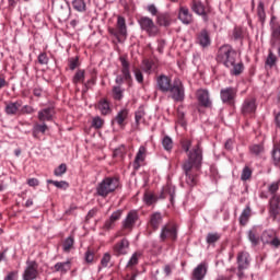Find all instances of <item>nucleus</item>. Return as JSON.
Wrapping results in <instances>:
<instances>
[{"label": "nucleus", "mask_w": 280, "mask_h": 280, "mask_svg": "<svg viewBox=\"0 0 280 280\" xmlns=\"http://www.w3.org/2000/svg\"><path fill=\"white\" fill-rule=\"evenodd\" d=\"M183 150L188 152L187 160L183 163L182 170L185 174V183L188 187H196L198 185V177L202 168V144H197L191 148V141L187 140L183 144Z\"/></svg>", "instance_id": "f257e3e1"}, {"label": "nucleus", "mask_w": 280, "mask_h": 280, "mask_svg": "<svg viewBox=\"0 0 280 280\" xmlns=\"http://www.w3.org/2000/svg\"><path fill=\"white\" fill-rule=\"evenodd\" d=\"M215 60L224 65L228 69H231L235 60H237V51H235L231 45H223L219 48Z\"/></svg>", "instance_id": "f03ea898"}, {"label": "nucleus", "mask_w": 280, "mask_h": 280, "mask_svg": "<svg viewBox=\"0 0 280 280\" xmlns=\"http://www.w3.org/2000/svg\"><path fill=\"white\" fill-rule=\"evenodd\" d=\"M119 187V179L116 177H105L98 185L96 186V194L101 196V198H108V195L114 194Z\"/></svg>", "instance_id": "7ed1b4c3"}, {"label": "nucleus", "mask_w": 280, "mask_h": 280, "mask_svg": "<svg viewBox=\"0 0 280 280\" xmlns=\"http://www.w3.org/2000/svg\"><path fill=\"white\" fill-rule=\"evenodd\" d=\"M237 264V277L238 279H244V270H248L250 266V254L246 250L237 253L236 256Z\"/></svg>", "instance_id": "20e7f679"}, {"label": "nucleus", "mask_w": 280, "mask_h": 280, "mask_svg": "<svg viewBox=\"0 0 280 280\" xmlns=\"http://www.w3.org/2000/svg\"><path fill=\"white\" fill-rule=\"evenodd\" d=\"M170 97L175 102H185V85L180 79H175L168 90Z\"/></svg>", "instance_id": "39448f33"}, {"label": "nucleus", "mask_w": 280, "mask_h": 280, "mask_svg": "<svg viewBox=\"0 0 280 280\" xmlns=\"http://www.w3.org/2000/svg\"><path fill=\"white\" fill-rule=\"evenodd\" d=\"M161 242H166V240H171V242H176L178 240V226L174 223H166L162 226L160 233Z\"/></svg>", "instance_id": "423d86ee"}, {"label": "nucleus", "mask_w": 280, "mask_h": 280, "mask_svg": "<svg viewBox=\"0 0 280 280\" xmlns=\"http://www.w3.org/2000/svg\"><path fill=\"white\" fill-rule=\"evenodd\" d=\"M260 242L271 246L272 248H279L280 246V237L275 230H265L261 233Z\"/></svg>", "instance_id": "0eeeda50"}, {"label": "nucleus", "mask_w": 280, "mask_h": 280, "mask_svg": "<svg viewBox=\"0 0 280 280\" xmlns=\"http://www.w3.org/2000/svg\"><path fill=\"white\" fill-rule=\"evenodd\" d=\"M220 97L223 104L228 106H235V100H237V89L233 86L221 89Z\"/></svg>", "instance_id": "6e6552de"}, {"label": "nucleus", "mask_w": 280, "mask_h": 280, "mask_svg": "<svg viewBox=\"0 0 280 280\" xmlns=\"http://www.w3.org/2000/svg\"><path fill=\"white\" fill-rule=\"evenodd\" d=\"M121 62V73L122 75H118L116 78V84H124L125 82H132V74H130V62L124 57H120Z\"/></svg>", "instance_id": "1a4fd4ad"}, {"label": "nucleus", "mask_w": 280, "mask_h": 280, "mask_svg": "<svg viewBox=\"0 0 280 280\" xmlns=\"http://www.w3.org/2000/svg\"><path fill=\"white\" fill-rule=\"evenodd\" d=\"M269 217L275 221L279 218L280 213V195L271 196L268 202Z\"/></svg>", "instance_id": "9d476101"}, {"label": "nucleus", "mask_w": 280, "mask_h": 280, "mask_svg": "<svg viewBox=\"0 0 280 280\" xmlns=\"http://www.w3.org/2000/svg\"><path fill=\"white\" fill-rule=\"evenodd\" d=\"M137 222H139V212H137V210H131L121 222V226L124 231H132Z\"/></svg>", "instance_id": "9b49d317"}, {"label": "nucleus", "mask_w": 280, "mask_h": 280, "mask_svg": "<svg viewBox=\"0 0 280 280\" xmlns=\"http://www.w3.org/2000/svg\"><path fill=\"white\" fill-rule=\"evenodd\" d=\"M38 277V262L36 260L26 261V268L23 272L24 280H34Z\"/></svg>", "instance_id": "f8f14e48"}, {"label": "nucleus", "mask_w": 280, "mask_h": 280, "mask_svg": "<svg viewBox=\"0 0 280 280\" xmlns=\"http://www.w3.org/2000/svg\"><path fill=\"white\" fill-rule=\"evenodd\" d=\"M257 110V98L249 96L244 100L242 107H241V113L242 115H253Z\"/></svg>", "instance_id": "ddd939ff"}, {"label": "nucleus", "mask_w": 280, "mask_h": 280, "mask_svg": "<svg viewBox=\"0 0 280 280\" xmlns=\"http://www.w3.org/2000/svg\"><path fill=\"white\" fill-rule=\"evenodd\" d=\"M138 23L141 27V30H144L148 34H156L159 32V28L154 24V21L148 16H141L138 20Z\"/></svg>", "instance_id": "4468645a"}, {"label": "nucleus", "mask_w": 280, "mask_h": 280, "mask_svg": "<svg viewBox=\"0 0 280 280\" xmlns=\"http://www.w3.org/2000/svg\"><path fill=\"white\" fill-rule=\"evenodd\" d=\"M173 84L172 79L165 74H161L156 78L158 91H161V93H170V89Z\"/></svg>", "instance_id": "2eb2a0df"}, {"label": "nucleus", "mask_w": 280, "mask_h": 280, "mask_svg": "<svg viewBox=\"0 0 280 280\" xmlns=\"http://www.w3.org/2000/svg\"><path fill=\"white\" fill-rule=\"evenodd\" d=\"M197 100L203 108H211L212 102L211 96L209 95V90L199 89L196 92Z\"/></svg>", "instance_id": "dca6fc26"}, {"label": "nucleus", "mask_w": 280, "mask_h": 280, "mask_svg": "<svg viewBox=\"0 0 280 280\" xmlns=\"http://www.w3.org/2000/svg\"><path fill=\"white\" fill-rule=\"evenodd\" d=\"M128 117H130V109L122 108L116 114L112 122L117 124V126L124 129L126 128V124H128Z\"/></svg>", "instance_id": "f3484780"}, {"label": "nucleus", "mask_w": 280, "mask_h": 280, "mask_svg": "<svg viewBox=\"0 0 280 280\" xmlns=\"http://www.w3.org/2000/svg\"><path fill=\"white\" fill-rule=\"evenodd\" d=\"M122 213L124 211L121 210H116L115 212H113L109 219L104 222L103 231H113V229H115L116 222H118V220H121Z\"/></svg>", "instance_id": "a211bd4d"}, {"label": "nucleus", "mask_w": 280, "mask_h": 280, "mask_svg": "<svg viewBox=\"0 0 280 280\" xmlns=\"http://www.w3.org/2000/svg\"><path fill=\"white\" fill-rule=\"evenodd\" d=\"M141 69L148 75L156 73L159 69V59H143Z\"/></svg>", "instance_id": "6ab92c4d"}, {"label": "nucleus", "mask_w": 280, "mask_h": 280, "mask_svg": "<svg viewBox=\"0 0 280 280\" xmlns=\"http://www.w3.org/2000/svg\"><path fill=\"white\" fill-rule=\"evenodd\" d=\"M128 248H130V242L128 238H122L114 245L113 250L116 257H119L121 255H128Z\"/></svg>", "instance_id": "aec40b11"}, {"label": "nucleus", "mask_w": 280, "mask_h": 280, "mask_svg": "<svg viewBox=\"0 0 280 280\" xmlns=\"http://www.w3.org/2000/svg\"><path fill=\"white\" fill-rule=\"evenodd\" d=\"M178 19L184 25H191V23H194V15L189 12L187 7L179 8Z\"/></svg>", "instance_id": "412c9836"}, {"label": "nucleus", "mask_w": 280, "mask_h": 280, "mask_svg": "<svg viewBox=\"0 0 280 280\" xmlns=\"http://www.w3.org/2000/svg\"><path fill=\"white\" fill-rule=\"evenodd\" d=\"M54 115H56V109H54V107H46L38 112L37 118L43 122L52 121Z\"/></svg>", "instance_id": "4be33fe9"}, {"label": "nucleus", "mask_w": 280, "mask_h": 280, "mask_svg": "<svg viewBox=\"0 0 280 280\" xmlns=\"http://www.w3.org/2000/svg\"><path fill=\"white\" fill-rule=\"evenodd\" d=\"M161 224H163V214L161 212H153L149 219L150 229L159 231Z\"/></svg>", "instance_id": "5701e85b"}, {"label": "nucleus", "mask_w": 280, "mask_h": 280, "mask_svg": "<svg viewBox=\"0 0 280 280\" xmlns=\"http://www.w3.org/2000/svg\"><path fill=\"white\" fill-rule=\"evenodd\" d=\"M247 237L252 246H259L261 236L259 235V226H254L247 232Z\"/></svg>", "instance_id": "b1692460"}, {"label": "nucleus", "mask_w": 280, "mask_h": 280, "mask_svg": "<svg viewBox=\"0 0 280 280\" xmlns=\"http://www.w3.org/2000/svg\"><path fill=\"white\" fill-rule=\"evenodd\" d=\"M148 153V149L145 147L141 145L136 154L135 161H133V170H139L141 167V164L143 161H145V154Z\"/></svg>", "instance_id": "393cba45"}, {"label": "nucleus", "mask_w": 280, "mask_h": 280, "mask_svg": "<svg viewBox=\"0 0 280 280\" xmlns=\"http://www.w3.org/2000/svg\"><path fill=\"white\" fill-rule=\"evenodd\" d=\"M207 277V262L199 264L192 271V280H203Z\"/></svg>", "instance_id": "a878e982"}, {"label": "nucleus", "mask_w": 280, "mask_h": 280, "mask_svg": "<svg viewBox=\"0 0 280 280\" xmlns=\"http://www.w3.org/2000/svg\"><path fill=\"white\" fill-rule=\"evenodd\" d=\"M21 106H23L22 101L5 103L4 113L8 115H18Z\"/></svg>", "instance_id": "bb28decb"}, {"label": "nucleus", "mask_w": 280, "mask_h": 280, "mask_svg": "<svg viewBox=\"0 0 280 280\" xmlns=\"http://www.w3.org/2000/svg\"><path fill=\"white\" fill-rule=\"evenodd\" d=\"M95 108H97L101 113V115H110L112 110L110 109V102H108V100L106 98H102L101 101H98V103L95 105Z\"/></svg>", "instance_id": "cd10ccee"}, {"label": "nucleus", "mask_w": 280, "mask_h": 280, "mask_svg": "<svg viewBox=\"0 0 280 280\" xmlns=\"http://www.w3.org/2000/svg\"><path fill=\"white\" fill-rule=\"evenodd\" d=\"M167 196H170L171 205H174V198L176 196V187L172 185H167L166 187H164L160 195V198L164 200V198H167Z\"/></svg>", "instance_id": "c85d7f7f"}, {"label": "nucleus", "mask_w": 280, "mask_h": 280, "mask_svg": "<svg viewBox=\"0 0 280 280\" xmlns=\"http://www.w3.org/2000/svg\"><path fill=\"white\" fill-rule=\"evenodd\" d=\"M117 34L128 36V26H126V18L118 15L116 24Z\"/></svg>", "instance_id": "c756f323"}, {"label": "nucleus", "mask_w": 280, "mask_h": 280, "mask_svg": "<svg viewBox=\"0 0 280 280\" xmlns=\"http://www.w3.org/2000/svg\"><path fill=\"white\" fill-rule=\"evenodd\" d=\"M54 272H60V275H67L69 270H71V260H67L63 262H57L54 268Z\"/></svg>", "instance_id": "7c9ffc66"}, {"label": "nucleus", "mask_w": 280, "mask_h": 280, "mask_svg": "<svg viewBox=\"0 0 280 280\" xmlns=\"http://www.w3.org/2000/svg\"><path fill=\"white\" fill-rule=\"evenodd\" d=\"M231 75H242L244 73V63L242 61L237 62V59L234 60V63L230 66Z\"/></svg>", "instance_id": "2f4dec72"}, {"label": "nucleus", "mask_w": 280, "mask_h": 280, "mask_svg": "<svg viewBox=\"0 0 280 280\" xmlns=\"http://www.w3.org/2000/svg\"><path fill=\"white\" fill-rule=\"evenodd\" d=\"M156 23L163 27H168V25L172 24V18L170 16V13H159Z\"/></svg>", "instance_id": "473e14b6"}, {"label": "nucleus", "mask_w": 280, "mask_h": 280, "mask_svg": "<svg viewBox=\"0 0 280 280\" xmlns=\"http://www.w3.org/2000/svg\"><path fill=\"white\" fill-rule=\"evenodd\" d=\"M250 215H252L250 206H246L240 215V219H238L240 225L246 226V224H248V220H250Z\"/></svg>", "instance_id": "72a5a7b5"}, {"label": "nucleus", "mask_w": 280, "mask_h": 280, "mask_svg": "<svg viewBox=\"0 0 280 280\" xmlns=\"http://www.w3.org/2000/svg\"><path fill=\"white\" fill-rule=\"evenodd\" d=\"M220 240H222V234L218 232H210L206 236V242L209 246H215Z\"/></svg>", "instance_id": "f704fd0d"}, {"label": "nucleus", "mask_w": 280, "mask_h": 280, "mask_svg": "<svg viewBox=\"0 0 280 280\" xmlns=\"http://www.w3.org/2000/svg\"><path fill=\"white\" fill-rule=\"evenodd\" d=\"M278 60L279 59L277 58V55H275V52H272V50H269L268 56L265 61V68L272 69L277 65Z\"/></svg>", "instance_id": "c9c22d12"}, {"label": "nucleus", "mask_w": 280, "mask_h": 280, "mask_svg": "<svg viewBox=\"0 0 280 280\" xmlns=\"http://www.w3.org/2000/svg\"><path fill=\"white\" fill-rule=\"evenodd\" d=\"M45 135L47 132V124H36L33 127V137L34 139H38V133Z\"/></svg>", "instance_id": "e433bc0d"}, {"label": "nucleus", "mask_w": 280, "mask_h": 280, "mask_svg": "<svg viewBox=\"0 0 280 280\" xmlns=\"http://www.w3.org/2000/svg\"><path fill=\"white\" fill-rule=\"evenodd\" d=\"M249 152H250V154H253V156H261V154H264V152H265L264 144L250 145Z\"/></svg>", "instance_id": "4c0bfd02"}, {"label": "nucleus", "mask_w": 280, "mask_h": 280, "mask_svg": "<svg viewBox=\"0 0 280 280\" xmlns=\"http://www.w3.org/2000/svg\"><path fill=\"white\" fill-rule=\"evenodd\" d=\"M84 78H85V71L84 70H78L72 78L73 84H84Z\"/></svg>", "instance_id": "58836bf2"}, {"label": "nucleus", "mask_w": 280, "mask_h": 280, "mask_svg": "<svg viewBox=\"0 0 280 280\" xmlns=\"http://www.w3.org/2000/svg\"><path fill=\"white\" fill-rule=\"evenodd\" d=\"M73 244H75L73 236L67 237L62 244L63 253H70L73 248Z\"/></svg>", "instance_id": "ea45409f"}, {"label": "nucleus", "mask_w": 280, "mask_h": 280, "mask_svg": "<svg viewBox=\"0 0 280 280\" xmlns=\"http://www.w3.org/2000/svg\"><path fill=\"white\" fill-rule=\"evenodd\" d=\"M162 145L166 152H172V149L174 148V141L170 138V136H165L162 139Z\"/></svg>", "instance_id": "a19ab883"}, {"label": "nucleus", "mask_w": 280, "mask_h": 280, "mask_svg": "<svg viewBox=\"0 0 280 280\" xmlns=\"http://www.w3.org/2000/svg\"><path fill=\"white\" fill-rule=\"evenodd\" d=\"M257 16L261 23L266 21V9L264 8V2L259 1L257 7Z\"/></svg>", "instance_id": "79ce46f5"}, {"label": "nucleus", "mask_w": 280, "mask_h": 280, "mask_svg": "<svg viewBox=\"0 0 280 280\" xmlns=\"http://www.w3.org/2000/svg\"><path fill=\"white\" fill-rule=\"evenodd\" d=\"M92 128H94L95 130H100L102 128H104V119H102V117L100 116H95L92 118Z\"/></svg>", "instance_id": "37998d69"}, {"label": "nucleus", "mask_w": 280, "mask_h": 280, "mask_svg": "<svg viewBox=\"0 0 280 280\" xmlns=\"http://www.w3.org/2000/svg\"><path fill=\"white\" fill-rule=\"evenodd\" d=\"M72 5L77 12H85L86 2L84 0H73Z\"/></svg>", "instance_id": "c03bdc74"}, {"label": "nucleus", "mask_w": 280, "mask_h": 280, "mask_svg": "<svg viewBox=\"0 0 280 280\" xmlns=\"http://www.w3.org/2000/svg\"><path fill=\"white\" fill-rule=\"evenodd\" d=\"M48 185H54L55 187H57V189H68L69 187V183L61 180H54V179H48L47 180Z\"/></svg>", "instance_id": "a18cd8bd"}, {"label": "nucleus", "mask_w": 280, "mask_h": 280, "mask_svg": "<svg viewBox=\"0 0 280 280\" xmlns=\"http://www.w3.org/2000/svg\"><path fill=\"white\" fill-rule=\"evenodd\" d=\"M68 67L71 71H75V69H78V67H80V58L79 57L69 58Z\"/></svg>", "instance_id": "49530a36"}, {"label": "nucleus", "mask_w": 280, "mask_h": 280, "mask_svg": "<svg viewBox=\"0 0 280 280\" xmlns=\"http://www.w3.org/2000/svg\"><path fill=\"white\" fill-rule=\"evenodd\" d=\"M192 11H195L196 14H199L200 16H205V7L201 2H194L191 7Z\"/></svg>", "instance_id": "de8ad7c7"}, {"label": "nucleus", "mask_w": 280, "mask_h": 280, "mask_svg": "<svg viewBox=\"0 0 280 280\" xmlns=\"http://www.w3.org/2000/svg\"><path fill=\"white\" fill-rule=\"evenodd\" d=\"M252 176H253V170H250V167L248 166H245L241 174V180L243 182L250 180Z\"/></svg>", "instance_id": "09e8293b"}, {"label": "nucleus", "mask_w": 280, "mask_h": 280, "mask_svg": "<svg viewBox=\"0 0 280 280\" xmlns=\"http://www.w3.org/2000/svg\"><path fill=\"white\" fill-rule=\"evenodd\" d=\"M113 97L117 102H120V100H124V90H121L120 86H114L113 88Z\"/></svg>", "instance_id": "8fccbe9b"}, {"label": "nucleus", "mask_w": 280, "mask_h": 280, "mask_svg": "<svg viewBox=\"0 0 280 280\" xmlns=\"http://www.w3.org/2000/svg\"><path fill=\"white\" fill-rule=\"evenodd\" d=\"M143 117H145V110L143 108H139L136 113H135V119H136V126L137 128H139L140 124H141V119H143Z\"/></svg>", "instance_id": "3c124183"}, {"label": "nucleus", "mask_w": 280, "mask_h": 280, "mask_svg": "<svg viewBox=\"0 0 280 280\" xmlns=\"http://www.w3.org/2000/svg\"><path fill=\"white\" fill-rule=\"evenodd\" d=\"M197 43L201 47H209L211 45V38L209 36H199L197 37Z\"/></svg>", "instance_id": "603ef678"}, {"label": "nucleus", "mask_w": 280, "mask_h": 280, "mask_svg": "<svg viewBox=\"0 0 280 280\" xmlns=\"http://www.w3.org/2000/svg\"><path fill=\"white\" fill-rule=\"evenodd\" d=\"M156 200H158V198H156V196H154V194H152V192H145V194H144V202H145V205H148L149 207H150L151 205H154V202H156Z\"/></svg>", "instance_id": "864d4df0"}, {"label": "nucleus", "mask_w": 280, "mask_h": 280, "mask_svg": "<svg viewBox=\"0 0 280 280\" xmlns=\"http://www.w3.org/2000/svg\"><path fill=\"white\" fill-rule=\"evenodd\" d=\"M139 257H141L139 253L132 254L131 258L127 262V268H133V266H137V264H139Z\"/></svg>", "instance_id": "5fc2aeb1"}, {"label": "nucleus", "mask_w": 280, "mask_h": 280, "mask_svg": "<svg viewBox=\"0 0 280 280\" xmlns=\"http://www.w3.org/2000/svg\"><path fill=\"white\" fill-rule=\"evenodd\" d=\"M177 121L183 127L187 126V120H185V112H183L180 107L177 108Z\"/></svg>", "instance_id": "6e6d98bb"}, {"label": "nucleus", "mask_w": 280, "mask_h": 280, "mask_svg": "<svg viewBox=\"0 0 280 280\" xmlns=\"http://www.w3.org/2000/svg\"><path fill=\"white\" fill-rule=\"evenodd\" d=\"M271 154H272L275 165H279V163H280V148L279 147H273V150H272Z\"/></svg>", "instance_id": "4d7b16f0"}, {"label": "nucleus", "mask_w": 280, "mask_h": 280, "mask_svg": "<svg viewBox=\"0 0 280 280\" xmlns=\"http://www.w3.org/2000/svg\"><path fill=\"white\" fill-rule=\"evenodd\" d=\"M55 176H62L67 174V164L62 163L54 171Z\"/></svg>", "instance_id": "13d9d810"}, {"label": "nucleus", "mask_w": 280, "mask_h": 280, "mask_svg": "<svg viewBox=\"0 0 280 280\" xmlns=\"http://www.w3.org/2000/svg\"><path fill=\"white\" fill-rule=\"evenodd\" d=\"M108 264H110V255L105 253L101 259L102 268H108Z\"/></svg>", "instance_id": "bf43d9fd"}, {"label": "nucleus", "mask_w": 280, "mask_h": 280, "mask_svg": "<svg viewBox=\"0 0 280 280\" xmlns=\"http://www.w3.org/2000/svg\"><path fill=\"white\" fill-rule=\"evenodd\" d=\"M133 73L137 82H139V84H143V72H141V69L135 68Z\"/></svg>", "instance_id": "052dcab7"}, {"label": "nucleus", "mask_w": 280, "mask_h": 280, "mask_svg": "<svg viewBox=\"0 0 280 280\" xmlns=\"http://www.w3.org/2000/svg\"><path fill=\"white\" fill-rule=\"evenodd\" d=\"M21 115H33V113H35L34 107L30 106V105H24L21 110H20Z\"/></svg>", "instance_id": "680f3d73"}, {"label": "nucleus", "mask_w": 280, "mask_h": 280, "mask_svg": "<svg viewBox=\"0 0 280 280\" xmlns=\"http://www.w3.org/2000/svg\"><path fill=\"white\" fill-rule=\"evenodd\" d=\"M95 259V253H93L91 249H88L85 252V261L86 264H92V261Z\"/></svg>", "instance_id": "e2e57ef3"}, {"label": "nucleus", "mask_w": 280, "mask_h": 280, "mask_svg": "<svg viewBox=\"0 0 280 280\" xmlns=\"http://www.w3.org/2000/svg\"><path fill=\"white\" fill-rule=\"evenodd\" d=\"M38 62H39V65H48L49 63V57H47V52L39 54Z\"/></svg>", "instance_id": "0e129e2a"}, {"label": "nucleus", "mask_w": 280, "mask_h": 280, "mask_svg": "<svg viewBox=\"0 0 280 280\" xmlns=\"http://www.w3.org/2000/svg\"><path fill=\"white\" fill-rule=\"evenodd\" d=\"M16 277H19V271H10L4 280H16Z\"/></svg>", "instance_id": "69168bd1"}, {"label": "nucleus", "mask_w": 280, "mask_h": 280, "mask_svg": "<svg viewBox=\"0 0 280 280\" xmlns=\"http://www.w3.org/2000/svg\"><path fill=\"white\" fill-rule=\"evenodd\" d=\"M97 208H93L88 212L86 220H91V218H95L97 215Z\"/></svg>", "instance_id": "338daca9"}, {"label": "nucleus", "mask_w": 280, "mask_h": 280, "mask_svg": "<svg viewBox=\"0 0 280 280\" xmlns=\"http://www.w3.org/2000/svg\"><path fill=\"white\" fill-rule=\"evenodd\" d=\"M27 185H28L30 187H38L39 182H38V179H36V178H30V179H27Z\"/></svg>", "instance_id": "774afa93"}]
</instances>
